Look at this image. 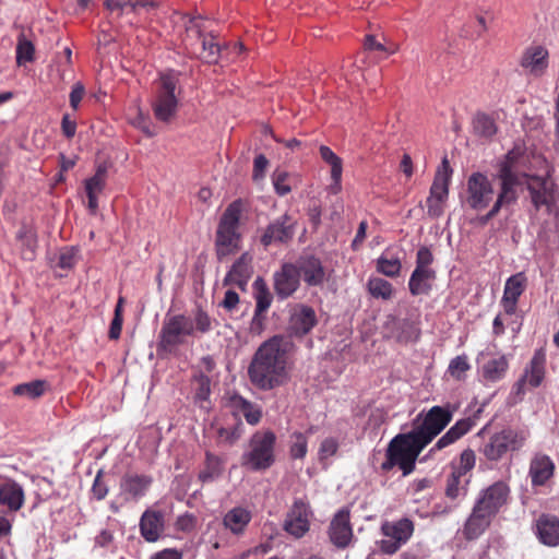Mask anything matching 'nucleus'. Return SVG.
<instances>
[{
	"label": "nucleus",
	"mask_w": 559,
	"mask_h": 559,
	"mask_svg": "<svg viewBox=\"0 0 559 559\" xmlns=\"http://www.w3.org/2000/svg\"><path fill=\"white\" fill-rule=\"evenodd\" d=\"M248 374L252 384L261 390H272L287 381V342L284 337L274 336L258 348Z\"/></svg>",
	"instance_id": "1"
},
{
	"label": "nucleus",
	"mask_w": 559,
	"mask_h": 559,
	"mask_svg": "<svg viewBox=\"0 0 559 559\" xmlns=\"http://www.w3.org/2000/svg\"><path fill=\"white\" fill-rule=\"evenodd\" d=\"M211 329V318L201 309H198L193 317L185 314L166 317L159 334V345L164 350L174 353L186 343L187 337L194 336L195 333H207Z\"/></svg>",
	"instance_id": "2"
},
{
	"label": "nucleus",
	"mask_w": 559,
	"mask_h": 559,
	"mask_svg": "<svg viewBox=\"0 0 559 559\" xmlns=\"http://www.w3.org/2000/svg\"><path fill=\"white\" fill-rule=\"evenodd\" d=\"M425 447L411 431L396 436L389 444L386 459L381 464V468L388 472L399 466L406 476L414 471L416 460Z\"/></svg>",
	"instance_id": "3"
},
{
	"label": "nucleus",
	"mask_w": 559,
	"mask_h": 559,
	"mask_svg": "<svg viewBox=\"0 0 559 559\" xmlns=\"http://www.w3.org/2000/svg\"><path fill=\"white\" fill-rule=\"evenodd\" d=\"M275 444L276 435L272 430L255 431L241 456V464L254 472L270 468L275 462Z\"/></svg>",
	"instance_id": "4"
},
{
	"label": "nucleus",
	"mask_w": 559,
	"mask_h": 559,
	"mask_svg": "<svg viewBox=\"0 0 559 559\" xmlns=\"http://www.w3.org/2000/svg\"><path fill=\"white\" fill-rule=\"evenodd\" d=\"M240 213V204L234 202L228 205L221 217L215 239V251L218 260H223L240 249L241 236L238 231Z\"/></svg>",
	"instance_id": "5"
},
{
	"label": "nucleus",
	"mask_w": 559,
	"mask_h": 559,
	"mask_svg": "<svg viewBox=\"0 0 559 559\" xmlns=\"http://www.w3.org/2000/svg\"><path fill=\"white\" fill-rule=\"evenodd\" d=\"M454 408L447 404L444 406H432L427 412H420L411 431L421 444L428 445L443 429L451 423Z\"/></svg>",
	"instance_id": "6"
},
{
	"label": "nucleus",
	"mask_w": 559,
	"mask_h": 559,
	"mask_svg": "<svg viewBox=\"0 0 559 559\" xmlns=\"http://www.w3.org/2000/svg\"><path fill=\"white\" fill-rule=\"evenodd\" d=\"M187 37L183 39L187 49L207 63L218 60L221 47L212 34H203L204 20L191 17L186 23Z\"/></svg>",
	"instance_id": "7"
},
{
	"label": "nucleus",
	"mask_w": 559,
	"mask_h": 559,
	"mask_svg": "<svg viewBox=\"0 0 559 559\" xmlns=\"http://www.w3.org/2000/svg\"><path fill=\"white\" fill-rule=\"evenodd\" d=\"M177 83L178 75L173 70L162 73L156 83L155 99L152 106L154 116L159 121L168 122L176 115L178 107Z\"/></svg>",
	"instance_id": "8"
},
{
	"label": "nucleus",
	"mask_w": 559,
	"mask_h": 559,
	"mask_svg": "<svg viewBox=\"0 0 559 559\" xmlns=\"http://www.w3.org/2000/svg\"><path fill=\"white\" fill-rule=\"evenodd\" d=\"M528 438L522 429L507 428L492 435L481 447L480 452L489 461H499L508 452L521 450Z\"/></svg>",
	"instance_id": "9"
},
{
	"label": "nucleus",
	"mask_w": 559,
	"mask_h": 559,
	"mask_svg": "<svg viewBox=\"0 0 559 559\" xmlns=\"http://www.w3.org/2000/svg\"><path fill=\"white\" fill-rule=\"evenodd\" d=\"M380 530L383 536L378 542L380 551L385 555H394L412 538L415 525L411 519L402 518L395 521H384Z\"/></svg>",
	"instance_id": "10"
},
{
	"label": "nucleus",
	"mask_w": 559,
	"mask_h": 559,
	"mask_svg": "<svg viewBox=\"0 0 559 559\" xmlns=\"http://www.w3.org/2000/svg\"><path fill=\"white\" fill-rule=\"evenodd\" d=\"M478 373L485 383L501 381L509 369V359L506 354L489 345L478 353L476 357Z\"/></svg>",
	"instance_id": "11"
},
{
	"label": "nucleus",
	"mask_w": 559,
	"mask_h": 559,
	"mask_svg": "<svg viewBox=\"0 0 559 559\" xmlns=\"http://www.w3.org/2000/svg\"><path fill=\"white\" fill-rule=\"evenodd\" d=\"M496 200V191L490 179L481 173H473L466 183V204L480 212Z\"/></svg>",
	"instance_id": "12"
},
{
	"label": "nucleus",
	"mask_w": 559,
	"mask_h": 559,
	"mask_svg": "<svg viewBox=\"0 0 559 559\" xmlns=\"http://www.w3.org/2000/svg\"><path fill=\"white\" fill-rule=\"evenodd\" d=\"M452 169L447 158H443L441 166L435 176L431 185L429 197L427 198V213L429 216L437 218L443 214L444 204L449 195V182Z\"/></svg>",
	"instance_id": "13"
},
{
	"label": "nucleus",
	"mask_w": 559,
	"mask_h": 559,
	"mask_svg": "<svg viewBox=\"0 0 559 559\" xmlns=\"http://www.w3.org/2000/svg\"><path fill=\"white\" fill-rule=\"evenodd\" d=\"M312 518L313 511L309 502L301 498L295 499L286 513L283 528L288 535L301 538L309 532Z\"/></svg>",
	"instance_id": "14"
},
{
	"label": "nucleus",
	"mask_w": 559,
	"mask_h": 559,
	"mask_svg": "<svg viewBox=\"0 0 559 559\" xmlns=\"http://www.w3.org/2000/svg\"><path fill=\"white\" fill-rule=\"evenodd\" d=\"M499 191L496 193L495 202L501 206L513 204L518 200V187L526 183L528 176L524 173H513L510 166L504 165L499 168Z\"/></svg>",
	"instance_id": "15"
},
{
	"label": "nucleus",
	"mask_w": 559,
	"mask_h": 559,
	"mask_svg": "<svg viewBox=\"0 0 559 559\" xmlns=\"http://www.w3.org/2000/svg\"><path fill=\"white\" fill-rule=\"evenodd\" d=\"M510 488L504 481H496L479 492L474 507L493 518L507 503Z\"/></svg>",
	"instance_id": "16"
},
{
	"label": "nucleus",
	"mask_w": 559,
	"mask_h": 559,
	"mask_svg": "<svg viewBox=\"0 0 559 559\" xmlns=\"http://www.w3.org/2000/svg\"><path fill=\"white\" fill-rule=\"evenodd\" d=\"M520 66L525 74L533 78H542L549 67V52L542 45H531L524 49Z\"/></svg>",
	"instance_id": "17"
},
{
	"label": "nucleus",
	"mask_w": 559,
	"mask_h": 559,
	"mask_svg": "<svg viewBox=\"0 0 559 559\" xmlns=\"http://www.w3.org/2000/svg\"><path fill=\"white\" fill-rule=\"evenodd\" d=\"M295 221L287 214H284L271 222L261 236V242L264 247L274 243H284L292 239L294 235Z\"/></svg>",
	"instance_id": "18"
},
{
	"label": "nucleus",
	"mask_w": 559,
	"mask_h": 559,
	"mask_svg": "<svg viewBox=\"0 0 559 559\" xmlns=\"http://www.w3.org/2000/svg\"><path fill=\"white\" fill-rule=\"evenodd\" d=\"M317 322L313 308L298 304L290 309L288 330L293 335L304 336L313 329Z\"/></svg>",
	"instance_id": "19"
},
{
	"label": "nucleus",
	"mask_w": 559,
	"mask_h": 559,
	"mask_svg": "<svg viewBox=\"0 0 559 559\" xmlns=\"http://www.w3.org/2000/svg\"><path fill=\"white\" fill-rule=\"evenodd\" d=\"M329 536L332 544L337 548H346L349 545L353 538V528L348 509L343 508L333 516L329 527Z\"/></svg>",
	"instance_id": "20"
},
{
	"label": "nucleus",
	"mask_w": 559,
	"mask_h": 559,
	"mask_svg": "<svg viewBox=\"0 0 559 559\" xmlns=\"http://www.w3.org/2000/svg\"><path fill=\"white\" fill-rule=\"evenodd\" d=\"M140 534L147 543L157 542L165 533V514L160 510L147 509L143 512L140 523Z\"/></svg>",
	"instance_id": "21"
},
{
	"label": "nucleus",
	"mask_w": 559,
	"mask_h": 559,
	"mask_svg": "<svg viewBox=\"0 0 559 559\" xmlns=\"http://www.w3.org/2000/svg\"><path fill=\"white\" fill-rule=\"evenodd\" d=\"M299 274L293 263H284L280 271L274 273V289L278 298L286 299L299 287Z\"/></svg>",
	"instance_id": "22"
},
{
	"label": "nucleus",
	"mask_w": 559,
	"mask_h": 559,
	"mask_svg": "<svg viewBox=\"0 0 559 559\" xmlns=\"http://www.w3.org/2000/svg\"><path fill=\"white\" fill-rule=\"evenodd\" d=\"M252 255L242 253L230 266L224 278V285H235L245 290L253 273Z\"/></svg>",
	"instance_id": "23"
},
{
	"label": "nucleus",
	"mask_w": 559,
	"mask_h": 559,
	"mask_svg": "<svg viewBox=\"0 0 559 559\" xmlns=\"http://www.w3.org/2000/svg\"><path fill=\"white\" fill-rule=\"evenodd\" d=\"M526 282V276L522 272L510 276L506 281L501 306L507 314L515 313L519 298L525 290Z\"/></svg>",
	"instance_id": "24"
},
{
	"label": "nucleus",
	"mask_w": 559,
	"mask_h": 559,
	"mask_svg": "<svg viewBox=\"0 0 559 559\" xmlns=\"http://www.w3.org/2000/svg\"><path fill=\"white\" fill-rule=\"evenodd\" d=\"M526 183L535 209L545 207L546 211H550L555 200L552 186L546 179L537 177H528Z\"/></svg>",
	"instance_id": "25"
},
{
	"label": "nucleus",
	"mask_w": 559,
	"mask_h": 559,
	"mask_svg": "<svg viewBox=\"0 0 559 559\" xmlns=\"http://www.w3.org/2000/svg\"><path fill=\"white\" fill-rule=\"evenodd\" d=\"M152 484L147 475L127 474L120 480V496L123 500H139L145 496Z\"/></svg>",
	"instance_id": "26"
},
{
	"label": "nucleus",
	"mask_w": 559,
	"mask_h": 559,
	"mask_svg": "<svg viewBox=\"0 0 559 559\" xmlns=\"http://www.w3.org/2000/svg\"><path fill=\"white\" fill-rule=\"evenodd\" d=\"M388 336L403 344L416 342L420 335V329L415 321L409 319L392 318L386 323Z\"/></svg>",
	"instance_id": "27"
},
{
	"label": "nucleus",
	"mask_w": 559,
	"mask_h": 559,
	"mask_svg": "<svg viewBox=\"0 0 559 559\" xmlns=\"http://www.w3.org/2000/svg\"><path fill=\"white\" fill-rule=\"evenodd\" d=\"M25 501L22 486L11 478H0V506L11 512L19 511Z\"/></svg>",
	"instance_id": "28"
},
{
	"label": "nucleus",
	"mask_w": 559,
	"mask_h": 559,
	"mask_svg": "<svg viewBox=\"0 0 559 559\" xmlns=\"http://www.w3.org/2000/svg\"><path fill=\"white\" fill-rule=\"evenodd\" d=\"M299 274V278H302L307 285L317 286L324 281V269L319 259L306 255L299 258L296 263H293Z\"/></svg>",
	"instance_id": "29"
},
{
	"label": "nucleus",
	"mask_w": 559,
	"mask_h": 559,
	"mask_svg": "<svg viewBox=\"0 0 559 559\" xmlns=\"http://www.w3.org/2000/svg\"><path fill=\"white\" fill-rule=\"evenodd\" d=\"M403 249L397 246L388 247L376 260V269L388 277H397L402 270Z\"/></svg>",
	"instance_id": "30"
},
{
	"label": "nucleus",
	"mask_w": 559,
	"mask_h": 559,
	"mask_svg": "<svg viewBox=\"0 0 559 559\" xmlns=\"http://www.w3.org/2000/svg\"><path fill=\"white\" fill-rule=\"evenodd\" d=\"M252 520V511L246 507H234L223 516V526L235 536L245 534Z\"/></svg>",
	"instance_id": "31"
},
{
	"label": "nucleus",
	"mask_w": 559,
	"mask_h": 559,
	"mask_svg": "<svg viewBox=\"0 0 559 559\" xmlns=\"http://www.w3.org/2000/svg\"><path fill=\"white\" fill-rule=\"evenodd\" d=\"M475 423L472 418H463L457 420L437 442L430 448L429 455H435L438 451L452 445L474 427Z\"/></svg>",
	"instance_id": "32"
},
{
	"label": "nucleus",
	"mask_w": 559,
	"mask_h": 559,
	"mask_svg": "<svg viewBox=\"0 0 559 559\" xmlns=\"http://www.w3.org/2000/svg\"><path fill=\"white\" fill-rule=\"evenodd\" d=\"M229 407L235 416H242L251 426L258 425L262 418V407L240 395L235 394L229 399Z\"/></svg>",
	"instance_id": "33"
},
{
	"label": "nucleus",
	"mask_w": 559,
	"mask_h": 559,
	"mask_svg": "<svg viewBox=\"0 0 559 559\" xmlns=\"http://www.w3.org/2000/svg\"><path fill=\"white\" fill-rule=\"evenodd\" d=\"M536 534L539 542L546 546L559 545V519L555 515L543 514L536 522Z\"/></svg>",
	"instance_id": "34"
},
{
	"label": "nucleus",
	"mask_w": 559,
	"mask_h": 559,
	"mask_svg": "<svg viewBox=\"0 0 559 559\" xmlns=\"http://www.w3.org/2000/svg\"><path fill=\"white\" fill-rule=\"evenodd\" d=\"M546 354L544 349L535 350L521 382L532 388H537L545 377Z\"/></svg>",
	"instance_id": "35"
},
{
	"label": "nucleus",
	"mask_w": 559,
	"mask_h": 559,
	"mask_svg": "<svg viewBox=\"0 0 559 559\" xmlns=\"http://www.w3.org/2000/svg\"><path fill=\"white\" fill-rule=\"evenodd\" d=\"M104 4L110 12H117L118 16L129 13L141 14L142 10L150 11L157 8V3L152 0H105Z\"/></svg>",
	"instance_id": "36"
},
{
	"label": "nucleus",
	"mask_w": 559,
	"mask_h": 559,
	"mask_svg": "<svg viewBox=\"0 0 559 559\" xmlns=\"http://www.w3.org/2000/svg\"><path fill=\"white\" fill-rule=\"evenodd\" d=\"M492 518L483 513L477 508L473 507L471 515L467 518L463 534L467 539L478 538L490 525Z\"/></svg>",
	"instance_id": "37"
},
{
	"label": "nucleus",
	"mask_w": 559,
	"mask_h": 559,
	"mask_svg": "<svg viewBox=\"0 0 559 559\" xmlns=\"http://www.w3.org/2000/svg\"><path fill=\"white\" fill-rule=\"evenodd\" d=\"M436 278L433 270L415 269L408 281V288L413 296L428 295Z\"/></svg>",
	"instance_id": "38"
},
{
	"label": "nucleus",
	"mask_w": 559,
	"mask_h": 559,
	"mask_svg": "<svg viewBox=\"0 0 559 559\" xmlns=\"http://www.w3.org/2000/svg\"><path fill=\"white\" fill-rule=\"evenodd\" d=\"M554 473V463L547 455H536L530 466L533 485H544Z\"/></svg>",
	"instance_id": "39"
},
{
	"label": "nucleus",
	"mask_w": 559,
	"mask_h": 559,
	"mask_svg": "<svg viewBox=\"0 0 559 559\" xmlns=\"http://www.w3.org/2000/svg\"><path fill=\"white\" fill-rule=\"evenodd\" d=\"M471 477L472 475H463L460 472L452 471L447 479V497L452 500L463 499L467 495Z\"/></svg>",
	"instance_id": "40"
},
{
	"label": "nucleus",
	"mask_w": 559,
	"mask_h": 559,
	"mask_svg": "<svg viewBox=\"0 0 559 559\" xmlns=\"http://www.w3.org/2000/svg\"><path fill=\"white\" fill-rule=\"evenodd\" d=\"M16 238L21 243L23 259L32 261L35 258L37 248L36 233L31 227L22 226L17 231Z\"/></svg>",
	"instance_id": "41"
},
{
	"label": "nucleus",
	"mask_w": 559,
	"mask_h": 559,
	"mask_svg": "<svg viewBox=\"0 0 559 559\" xmlns=\"http://www.w3.org/2000/svg\"><path fill=\"white\" fill-rule=\"evenodd\" d=\"M223 472L222 460L207 452L205 457L204 467L199 474V478L202 483H210L217 479Z\"/></svg>",
	"instance_id": "42"
},
{
	"label": "nucleus",
	"mask_w": 559,
	"mask_h": 559,
	"mask_svg": "<svg viewBox=\"0 0 559 559\" xmlns=\"http://www.w3.org/2000/svg\"><path fill=\"white\" fill-rule=\"evenodd\" d=\"M367 286L370 295L374 298L389 300L393 296L392 284L381 277L369 278Z\"/></svg>",
	"instance_id": "43"
},
{
	"label": "nucleus",
	"mask_w": 559,
	"mask_h": 559,
	"mask_svg": "<svg viewBox=\"0 0 559 559\" xmlns=\"http://www.w3.org/2000/svg\"><path fill=\"white\" fill-rule=\"evenodd\" d=\"M35 57V47L33 43L26 38L22 33L17 37L16 43V63L17 66H24L27 62H32Z\"/></svg>",
	"instance_id": "44"
},
{
	"label": "nucleus",
	"mask_w": 559,
	"mask_h": 559,
	"mask_svg": "<svg viewBox=\"0 0 559 559\" xmlns=\"http://www.w3.org/2000/svg\"><path fill=\"white\" fill-rule=\"evenodd\" d=\"M255 289V311L265 312L272 304V295L262 278H257L253 283Z\"/></svg>",
	"instance_id": "45"
},
{
	"label": "nucleus",
	"mask_w": 559,
	"mask_h": 559,
	"mask_svg": "<svg viewBox=\"0 0 559 559\" xmlns=\"http://www.w3.org/2000/svg\"><path fill=\"white\" fill-rule=\"evenodd\" d=\"M46 382L43 380H35L26 383L17 384L13 388V393L19 396H26L36 399L44 394Z\"/></svg>",
	"instance_id": "46"
},
{
	"label": "nucleus",
	"mask_w": 559,
	"mask_h": 559,
	"mask_svg": "<svg viewBox=\"0 0 559 559\" xmlns=\"http://www.w3.org/2000/svg\"><path fill=\"white\" fill-rule=\"evenodd\" d=\"M473 126L475 132L485 138H490L497 132L495 120L486 114H477L474 117Z\"/></svg>",
	"instance_id": "47"
},
{
	"label": "nucleus",
	"mask_w": 559,
	"mask_h": 559,
	"mask_svg": "<svg viewBox=\"0 0 559 559\" xmlns=\"http://www.w3.org/2000/svg\"><path fill=\"white\" fill-rule=\"evenodd\" d=\"M107 167L99 165L93 177L85 181L86 193L99 194L105 188L106 183Z\"/></svg>",
	"instance_id": "48"
},
{
	"label": "nucleus",
	"mask_w": 559,
	"mask_h": 559,
	"mask_svg": "<svg viewBox=\"0 0 559 559\" xmlns=\"http://www.w3.org/2000/svg\"><path fill=\"white\" fill-rule=\"evenodd\" d=\"M321 158L331 167V177L337 179L343 174V162L342 159L325 145L320 146Z\"/></svg>",
	"instance_id": "49"
},
{
	"label": "nucleus",
	"mask_w": 559,
	"mask_h": 559,
	"mask_svg": "<svg viewBox=\"0 0 559 559\" xmlns=\"http://www.w3.org/2000/svg\"><path fill=\"white\" fill-rule=\"evenodd\" d=\"M192 385L195 392V399L206 401L211 393V380L203 372H197L192 379Z\"/></svg>",
	"instance_id": "50"
},
{
	"label": "nucleus",
	"mask_w": 559,
	"mask_h": 559,
	"mask_svg": "<svg viewBox=\"0 0 559 559\" xmlns=\"http://www.w3.org/2000/svg\"><path fill=\"white\" fill-rule=\"evenodd\" d=\"M308 451V438L302 432H294L290 437L289 452L294 459H304Z\"/></svg>",
	"instance_id": "51"
},
{
	"label": "nucleus",
	"mask_w": 559,
	"mask_h": 559,
	"mask_svg": "<svg viewBox=\"0 0 559 559\" xmlns=\"http://www.w3.org/2000/svg\"><path fill=\"white\" fill-rule=\"evenodd\" d=\"M469 368L471 365L468 362L467 356L460 355L451 359L448 367V372L450 373L451 377L461 380L464 378L465 372L469 370Z\"/></svg>",
	"instance_id": "52"
},
{
	"label": "nucleus",
	"mask_w": 559,
	"mask_h": 559,
	"mask_svg": "<svg viewBox=\"0 0 559 559\" xmlns=\"http://www.w3.org/2000/svg\"><path fill=\"white\" fill-rule=\"evenodd\" d=\"M242 435L241 424L231 428L219 427L217 429V442L221 444H234Z\"/></svg>",
	"instance_id": "53"
},
{
	"label": "nucleus",
	"mask_w": 559,
	"mask_h": 559,
	"mask_svg": "<svg viewBox=\"0 0 559 559\" xmlns=\"http://www.w3.org/2000/svg\"><path fill=\"white\" fill-rule=\"evenodd\" d=\"M78 249L74 247H66L58 254L57 266L62 270L72 269L78 262Z\"/></svg>",
	"instance_id": "54"
},
{
	"label": "nucleus",
	"mask_w": 559,
	"mask_h": 559,
	"mask_svg": "<svg viewBox=\"0 0 559 559\" xmlns=\"http://www.w3.org/2000/svg\"><path fill=\"white\" fill-rule=\"evenodd\" d=\"M272 182L278 195H286L292 190L289 175L284 170H275L272 176Z\"/></svg>",
	"instance_id": "55"
},
{
	"label": "nucleus",
	"mask_w": 559,
	"mask_h": 559,
	"mask_svg": "<svg viewBox=\"0 0 559 559\" xmlns=\"http://www.w3.org/2000/svg\"><path fill=\"white\" fill-rule=\"evenodd\" d=\"M475 466V454L471 449H466L461 453L460 463L453 466L452 471L460 472L463 475H472L471 472Z\"/></svg>",
	"instance_id": "56"
},
{
	"label": "nucleus",
	"mask_w": 559,
	"mask_h": 559,
	"mask_svg": "<svg viewBox=\"0 0 559 559\" xmlns=\"http://www.w3.org/2000/svg\"><path fill=\"white\" fill-rule=\"evenodd\" d=\"M338 450V441L333 438L329 437L322 440L319 447L318 456L321 462L326 461L328 459L332 457L336 454Z\"/></svg>",
	"instance_id": "57"
},
{
	"label": "nucleus",
	"mask_w": 559,
	"mask_h": 559,
	"mask_svg": "<svg viewBox=\"0 0 559 559\" xmlns=\"http://www.w3.org/2000/svg\"><path fill=\"white\" fill-rule=\"evenodd\" d=\"M523 152L520 147L511 150L504 156V159L500 162L499 168H502L504 165L510 166L513 173L520 171V159L522 158Z\"/></svg>",
	"instance_id": "58"
},
{
	"label": "nucleus",
	"mask_w": 559,
	"mask_h": 559,
	"mask_svg": "<svg viewBox=\"0 0 559 559\" xmlns=\"http://www.w3.org/2000/svg\"><path fill=\"white\" fill-rule=\"evenodd\" d=\"M433 261V255L427 247H421L417 251L416 255V267L421 270H432L430 264Z\"/></svg>",
	"instance_id": "59"
},
{
	"label": "nucleus",
	"mask_w": 559,
	"mask_h": 559,
	"mask_svg": "<svg viewBox=\"0 0 559 559\" xmlns=\"http://www.w3.org/2000/svg\"><path fill=\"white\" fill-rule=\"evenodd\" d=\"M122 329V314H121V299L119 300L116 309L115 317L111 321L109 329V337L112 340L119 338Z\"/></svg>",
	"instance_id": "60"
},
{
	"label": "nucleus",
	"mask_w": 559,
	"mask_h": 559,
	"mask_svg": "<svg viewBox=\"0 0 559 559\" xmlns=\"http://www.w3.org/2000/svg\"><path fill=\"white\" fill-rule=\"evenodd\" d=\"M267 166H269V160L266 159V157L264 155L260 154L254 158L253 174H252V178L254 181L259 182L262 179H264L265 170H266Z\"/></svg>",
	"instance_id": "61"
},
{
	"label": "nucleus",
	"mask_w": 559,
	"mask_h": 559,
	"mask_svg": "<svg viewBox=\"0 0 559 559\" xmlns=\"http://www.w3.org/2000/svg\"><path fill=\"white\" fill-rule=\"evenodd\" d=\"M95 546L112 549L114 548V534L109 530H102L98 535L95 537Z\"/></svg>",
	"instance_id": "62"
},
{
	"label": "nucleus",
	"mask_w": 559,
	"mask_h": 559,
	"mask_svg": "<svg viewBox=\"0 0 559 559\" xmlns=\"http://www.w3.org/2000/svg\"><path fill=\"white\" fill-rule=\"evenodd\" d=\"M85 95V88L84 85L81 82H76L70 92V106L76 110L79 108V105L81 100L83 99Z\"/></svg>",
	"instance_id": "63"
},
{
	"label": "nucleus",
	"mask_w": 559,
	"mask_h": 559,
	"mask_svg": "<svg viewBox=\"0 0 559 559\" xmlns=\"http://www.w3.org/2000/svg\"><path fill=\"white\" fill-rule=\"evenodd\" d=\"M195 525V518L192 514L185 513L178 516L176 521V527L182 532H190Z\"/></svg>",
	"instance_id": "64"
}]
</instances>
